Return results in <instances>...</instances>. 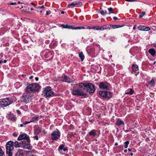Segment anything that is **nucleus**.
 <instances>
[{
    "instance_id": "obj_37",
    "label": "nucleus",
    "mask_w": 156,
    "mask_h": 156,
    "mask_svg": "<svg viewBox=\"0 0 156 156\" xmlns=\"http://www.w3.org/2000/svg\"><path fill=\"white\" fill-rule=\"evenodd\" d=\"M26 144V141L24 140H23V141L21 142L20 143V144L21 145H24Z\"/></svg>"
},
{
    "instance_id": "obj_40",
    "label": "nucleus",
    "mask_w": 156,
    "mask_h": 156,
    "mask_svg": "<svg viewBox=\"0 0 156 156\" xmlns=\"http://www.w3.org/2000/svg\"><path fill=\"white\" fill-rule=\"evenodd\" d=\"M97 30H104V28H103V27H102L100 28V29H96Z\"/></svg>"
},
{
    "instance_id": "obj_6",
    "label": "nucleus",
    "mask_w": 156,
    "mask_h": 156,
    "mask_svg": "<svg viewBox=\"0 0 156 156\" xmlns=\"http://www.w3.org/2000/svg\"><path fill=\"white\" fill-rule=\"evenodd\" d=\"M32 100L31 96L30 95H23L21 98L20 101L24 103L27 104L30 102Z\"/></svg>"
},
{
    "instance_id": "obj_7",
    "label": "nucleus",
    "mask_w": 156,
    "mask_h": 156,
    "mask_svg": "<svg viewBox=\"0 0 156 156\" xmlns=\"http://www.w3.org/2000/svg\"><path fill=\"white\" fill-rule=\"evenodd\" d=\"M72 93L73 95L80 96H85L87 94L79 89H74L72 90Z\"/></svg>"
},
{
    "instance_id": "obj_21",
    "label": "nucleus",
    "mask_w": 156,
    "mask_h": 156,
    "mask_svg": "<svg viewBox=\"0 0 156 156\" xmlns=\"http://www.w3.org/2000/svg\"><path fill=\"white\" fill-rule=\"evenodd\" d=\"M149 53L152 56L155 55V51L153 49H150L149 50Z\"/></svg>"
},
{
    "instance_id": "obj_29",
    "label": "nucleus",
    "mask_w": 156,
    "mask_h": 156,
    "mask_svg": "<svg viewBox=\"0 0 156 156\" xmlns=\"http://www.w3.org/2000/svg\"><path fill=\"white\" fill-rule=\"evenodd\" d=\"M125 145H124V147L125 148H127L128 147V145L129 144V142L128 141H126L124 143Z\"/></svg>"
},
{
    "instance_id": "obj_49",
    "label": "nucleus",
    "mask_w": 156,
    "mask_h": 156,
    "mask_svg": "<svg viewBox=\"0 0 156 156\" xmlns=\"http://www.w3.org/2000/svg\"><path fill=\"white\" fill-rule=\"evenodd\" d=\"M126 1L128 2H134L135 1L134 0H126Z\"/></svg>"
},
{
    "instance_id": "obj_11",
    "label": "nucleus",
    "mask_w": 156,
    "mask_h": 156,
    "mask_svg": "<svg viewBox=\"0 0 156 156\" xmlns=\"http://www.w3.org/2000/svg\"><path fill=\"white\" fill-rule=\"evenodd\" d=\"M61 80L63 82H67L70 83L73 82L72 79H71L68 76L63 75L61 77Z\"/></svg>"
},
{
    "instance_id": "obj_35",
    "label": "nucleus",
    "mask_w": 156,
    "mask_h": 156,
    "mask_svg": "<svg viewBox=\"0 0 156 156\" xmlns=\"http://www.w3.org/2000/svg\"><path fill=\"white\" fill-rule=\"evenodd\" d=\"M108 9L109 11V14H110L111 13H113L112 9V8H109Z\"/></svg>"
},
{
    "instance_id": "obj_56",
    "label": "nucleus",
    "mask_w": 156,
    "mask_h": 156,
    "mask_svg": "<svg viewBox=\"0 0 156 156\" xmlns=\"http://www.w3.org/2000/svg\"><path fill=\"white\" fill-rule=\"evenodd\" d=\"M127 152V150H126V149H125V150H124V152L125 153H126V152Z\"/></svg>"
},
{
    "instance_id": "obj_14",
    "label": "nucleus",
    "mask_w": 156,
    "mask_h": 156,
    "mask_svg": "<svg viewBox=\"0 0 156 156\" xmlns=\"http://www.w3.org/2000/svg\"><path fill=\"white\" fill-rule=\"evenodd\" d=\"M110 94V93L108 91H105L103 92L102 91H100L99 94L102 96L106 98L108 97V95Z\"/></svg>"
},
{
    "instance_id": "obj_16",
    "label": "nucleus",
    "mask_w": 156,
    "mask_h": 156,
    "mask_svg": "<svg viewBox=\"0 0 156 156\" xmlns=\"http://www.w3.org/2000/svg\"><path fill=\"white\" fill-rule=\"evenodd\" d=\"M116 125L118 126L124 125V123L120 119H118L116 122Z\"/></svg>"
},
{
    "instance_id": "obj_33",
    "label": "nucleus",
    "mask_w": 156,
    "mask_h": 156,
    "mask_svg": "<svg viewBox=\"0 0 156 156\" xmlns=\"http://www.w3.org/2000/svg\"><path fill=\"white\" fill-rule=\"evenodd\" d=\"M4 154V152L2 151L1 148L0 147V156H3Z\"/></svg>"
},
{
    "instance_id": "obj_15",
    "label": "nucleus",
    "mask_w": 156,
    "mask_h": 156,
    "mask_svg": "<svg viewBox=\"0 0 156 156\" xmlns=\"http://www.w3.org/2000/svg\"><path fill=\"white\" fill-rule=\"evenodd\" d=\"M96 131L93 129L88 133L89 135L92 137H94L96 135Z\"/></svg>"
},
{
    "instance_id": "obj_9",
    "label": "nucleus",
    "mask_w": 156,
    "mask_h": 156,
    "mask_svg": "<svg viewBox=\"0 0 156 156\" xmlns=\"http://www.w3.org/2000/svg\"><path fill=\"white\" fill-rule=\"evenodd\" d=\"M61 26L63 28H67V29H74V30H78V29H84L85 28L83 26H80L79 27H73L72 26L69 25H64V24H62L61 25Z\"/></svg>"
},
{
    "instance_id": "obj_25",
    "label": "nucleus",
    "mask_w": 156,
    "mask_h": 156,
    "mask_svg": "<svg viewBox=\"0 0 156 156\" xmlns=\"http://www.w3.org/2000/svg\"><path fill=\"white\" fill-rule=\"evenodd\" d=\"M134 92V90L131 89H130V91L129 92H127L125 93L126 94H133Z\"/></svg>"
},
{
    "instance_id": "obj_5",
    "label": "nucleus",
    "mask_w": 156,
    "mask_h": 156,
    "mask_svg": "<svg viewBox=\"0 0 156 156\" xmlns=\"http://www.w3.org/2000/svg\"><path fill=\"white\" fill-rule=\"evenodd\" d=\"M51 138L53 140H56L60 136V133L59 130L56 129V130L53 131L51 134Z\"/></svg>"
},
{
    "instance_id": "obj_18",
    "label": "nucleus",
    "mask_w": 156,
    "mask_h": 156,
    "mask_svg": "<svg viewBox=\"0 0 156 156\" xmlns=\"http://www.w3.org/2000/svg\"><path fill=\"white\" fill-rule=\"evenodd\" d=\"M41 127H37L35 129L34 133H35V134H38L39 133L41 132Z\"/></svg>"
},
{
    "instance_id": "obj_24",
    "label": "nucleus",
    "mask_w": 156,
    "mask_h": 156,
    "mask_svg": "<svg viewBox=\"0 0 156 156\" xmlns=\"http://www.w3.org/2000/svg\"><path fill=\"white\" fill-rule=\"evenodd\" d=\"M14 143L15 147H20V143H19L17 141H15Z\"/></svg>"
},
{
    "instance_id": "obj_22",
    "label": "nucleus",
    "mask_w": 156,
    "mask_h": 156,
    "mask_svg": "<svg viewBox=\"0 0 156 156\" xmlns=\"http://www.w3.org/2000/svg\"><path fill=\"white\" fill-rule=\"evenodd\" d=\"M79 56L80 58L81 59V60L82 61H83L84 58V56L83 54V53L82 52H81L79 54Z\"/></svg>"
},
{
    "instance_id": "obj_61",
    "label": "nucleus",
    "mask_w": 156,
    "mask_h": 156,
    "mask_svg": "<svg viewBox=\"0 0 156 156\" xmlns=\"http://www.w3.org/2000/svg\"><path fill=\"white\" fill-rule=\"evenodd\" d=\"M28 153H30H30H31V152H31V151H28Z\"/></svg>"
},
{
    "instance_id": "obj_1",
    "label": "nucleus",
    "mask_w": 156,
    "mask_h": 156,
    "mask_svg": "<svg viewBox=\"0 0 156 156\" xmlns=\"http://www.w3.org/2000/svg\"><path fill=\"white\" fill-rule=\"evenodd\" d=\"M40 88V86L38 83H33L27 86L26 88V91L28 93H30L34 91H37Z\"/></svg>"
},
{
    "instance_id": "obj_10",
    "label": "nucleus",
    "mask_w": 156,
    "mask_h": 156,
    "mask_svg": "<svg viewBox=\"0 0 156 156\" xmlns=\"http://www.w3.org/2000/svg\"><path fill=\"white\" fill-rule=\"evenodd\" d=\"M99 88L101 89L108 90V83L107 82H102L100 83Z\"/></svg>"
},
{
    "instance_id": "obj_55",
    "label": "nucleus",
    "mask_w": 156,
    "mask_h": 156,
    "mask_svg": "<svg viewBox=\"0 0 156 156\" xmlns=\"http://www.w3.org/2000/svg\"><path fill=\"white\" fill-rule=\"evenodd\" d=\"M7 62V60H5L3 61V62L4 63H5Z\"/></svg>"
},
{
    "instance_id": "obj_50",
    "label": "nucleus",
    "mask_w": 156,
    "mask_h": 156,
    "mask_svg": "<svg viewBox=\"0 0 156 156\" xmlns=\"http://www.w3.org/2000/svg\"><path fill=\"white\" fill-rule=\"evenodd\" d=\"M136 25H134L133 27V29L134 30H135L136 29Z\"/></svg>"
},
{
    "instance_id": "obj_2",
    "label": "nucleus",
    "mask_w": 156,
    "mask_h": 156,
    "mask_svg": "<svg viewBox=\"0 0 156 156\" xmlns=\"http://www.w3.org/2000/svg\"><path fill=\"white\" fill-rule=\"evenodd\" d=\"M14 142L12 141L8 142L6 144V153L8 156H12L13 154Z\"/></svg>"
},
{
    "instance_id": "obj_59",
    "label": "nucleus",
    "mask_w": 156,
    "mask_h": 156,
    "mask_svg": "<svg viewBox=\"0 0 156 156\" xmlns=\"http://www.w3.org/2000/svg\"><path fill=\"white\" fill-rule=\"evenodd\" d=\"M130 155H131V156H133V153H131V154H130Z\"/></svg>"
},
{
    "instance_id": "obj_31",
    "label": "nucleus",
    "mask_w": 156,
    "mask_h": 156,
    "mask_svg": "<svg viewBox=\"0 0 156 156\" xmlns=\"http://www.w3.org/2000/svg\"><path fill=\"white\" fill-rule=\"evenodd\" d=\"M144 31H148L150 30V28L149 27L144 26Z\"/></svg>"
},
{
    "instance_id": "obj_27",
    "label": "nucleus",
    "mask_w": 156,
    "mask_h": 156,
    "mask_svg": "<svg viewBox=\"0 0 156 156\" xmlns=\"http://www.w3.org/2000/svg\"><path fill=\"white\" fill-rule=\"evenodd\" d=\"M144 26L140 25L138 27V28L139 30H140L144 31Z\"/></svg>"
},
{
    "instance_id": "obj_13",
    "label": "nucleus",
    "mask_w": 156,
    "mask_h": 156,
    "mask_svg": "<svg viewBox=\"0 0 156 156\" xmlns=\"http://www.w3.org/2000/svg\"><path fill=\"white\" fill-rule=\"evenodd\" d=\"M3 100L5 105L4 106H5V107L9 105L13 102V101L8 98L5 99H3Z\"/></svg>"
},
{
    "instance_id": "obj_58",
    "label": "nucleus",
    "mask_w": 156,
    "mask_h": 156,
    "mask_svg": "<svg viewBox=\"0 0 156 156\" xmlns=\"http://www.w3.org/2000/svg\"><path fill=\"white\" fill-rule=\"evenodd\" d=\"M31 4H32L33 5H34L35 7L36 6V5L34 4V3H31Z\"/></svg>"
},
{
    "instance_id": "obj_36",
    "label": "nucleus",
    "mask_w": 156,
    "mask_h": 156,
    "mask_svg": "<svg viewBox=\"0 0 156 156\" xmlns=\"http://www.w3.org/2000/svg\"><path fill=\"white\" fill-rule=\"evenodd\" d=\"M110 27H112V28H118V25H110Z\"/></svg>"
},
{
    "instance_id": "obj_28",
    "label": "nucleus",
    "mask_w": 156,
    "mask_h": 156,
    "mask_svg": "<svg viewBox=\"0 0 156 156\" xmlns=\"http://www.w3.org/2000/svg\"><path fill=\"white\" fill-rule=\"evenodd\" d=\"M100 13L101 15L104 16L107 13V12L106 11L101 10L100 11Z\"/></svg>"
},
{
    "instance_id": "obj_3",
    "label": "nucleus",
    "mask_w": 156,
    "mask_h": 156,
    "mask_svg": "<svg viewBox=\"0 0 156 156\" xmlns=\"http://www.w3.org/2000/svg\"><path fill=\"white\" fill-rule=\"evenodd\" d=\"M54 92L51 90L50 87H48L44 88L42 95L46 98H49L54 94Z\"/></svg>"
},
{
    "instance_id": "obj_26",
    "label": "nucleus",
    "mask_w": 156,
    "mask_h": 156,
    "mask_svg": "<svg viewBox=\"0 0 156 156\" xmlns=\"http://www.w3.org/2000/svg\"><path fill=\"white\" fill-rule=\"evenodd\" d=\"M5 104L4 103V101L3 100V99L2 100H1L0 101V106L2 107H5V106H4Z\"/></svg>"
},
{
    "instance_id": "obj_41",
    "label": "nucleus",
    "mask_w": 156,
    "mask_h": 156,
    "mask_svg": "<svg viewBox=\"0 0 156 156\" xmlns=\"http://www.w3.org/2000/svg\"><path fill=\"white\" fill-rule=\"evenodd\" d=\"M33 138L34 139H36V140H38V136H35L33 137Z\"/></svg>"
},
{
    "instance_id": "obj_47",
    "label": "nucleus",
    "mask_w": 156,
    "mask_h": 156,
    "mask_svg": "<svg viewBox=\"0 0 156 156\" xmlns=\"http://www.w3.org/2000/svg\"><path fill=\"white\" fill-rule=\"evenodd\" d=\"M113 19L114 20H116L118 19V18L117 17L115 16H114L113 17Z\"/></svg>"
},
{
    "instance_id": "obj_53",
    "label": "nucleus",
    "mask_w": 156,
    "mask_h": 156,
    "mask_svg": "<svg viewBox=\"0 0 156 156\" xmlns=\"http://www.w3.org/2000/svg\"><path fill=\"white\" fill-rule=\"evenodd\" d=\"M35 79L36 81H38V77H36L35 78Z\"/></svg>"
},
{
    "instance_id": "obj_12",
    "label": "nucleus",
    "mask_w": 156,
    "mask_h": 156,
    "mask_svg": "<svg viewBox=\"0 0 156 156\" xmlns=\"http://www.w3.org/2000/svg\"><path fill=\"white\" fill-rule=\"evenodd\" d=\"M82 5V3L78 1H75L72 2L71 4H69L68 6V7L69 8L70 7V6H73L80 7Z\"/></svg>"
},
{
    "instance_id": "obj_23",
    "label": "nucleus",
    "mask_w": 156,
    "mask_h": 156,
    "mask_svg": "<svg viewBox=\"0 0 156 156\" xmlns=\"http://www.w3.org/2000/svg\"><path fill=\"white\" fill-rule=\"evenodd\" d=\"M87 83H79L78 84L80 88H85V84H86Z\"/></svg>"
},
{
    "instance_id": "obj_32",
    "label": "nucleus",
    "mask_w": 156,
    "mask_h": 156,
    "mask_svg": "<svg viewBox=\"0 0 156 156\" xmlns=\"http://www.w3.org/2000/svg\"><path fill=\"white\" fill-rule=\"evenodd\" d=\"M23 150H19L17 153V154L19 155H22L23 154Z\"/></svg>"
},
{
    "instance_id": "obj_48",
    "label": "nucleus",
    "mask_w": 156,
    "mask_h": 156,
    "mask_svg": "<svg viewBox=\"0 0 156 156\" xmlns=\"http://www.w3.org/2000/svg\"><path fill=\"white\" fill-rule=\"evenodd\" d=\"M37 8H40V9L44 8V6L43 5L42 6H40V7H37Z\"/></svg>"
},
{
    "instance_id": "obj_63",
    "label": "nucleus",
    "mask_w": 156,
    "mask_h": 156,
    "mask_svg": "<svg viewBox=\"0 0 156 156\" xmlns=\"http://www.w3.org/2000/svg\"><path fill=\"white\" fill-rule=\"evenodd\" d=\"M31 10H34V9H33L31 8Z\"/></svg>"
},
{
    "instance_id": "obj_19",
    "label": "nucleus",
    "mask_w": 156,
    "mask_h": 156,
    "mask_svg": "<svg viewBox=\"0 0 156 156\" xmlns=\"http://www.w3.org/2000/svg\"><path fill=\"white\" fill-rule=\"evenodd\" d=\"M132 71L133 72H136L138 70V66L136 65H133L132 67Z\"/></svg>"
},
{
    "instance_id": "obj_51",
    "label": "nucleus",
    "mask_w": 156,
    "mask_h": 156,
    "mask_svg": "<svg viewBox=\"0 0 156 156\" xmlns=\"http://www.w3.org/2000/svg\"><path fill=\"white\" fill-rule=\"evenodd\" d=\"M64 151H66L67 150L66 148H63V149H62Z\"/></svg>"
},
{
    "instance_id": "obj_45",
    "label": "nucleus",
    "mask_w": 156,
    "mask_h": 156,
    "mask_svg": "<svg viewBox=\"0 0 156 156\" xmlns=\"http://www.w3.org/2000/svg\"><path fill=\"white\" fill-rule=\"evenodd\" d=\"M16 4V2H11L10 4V5H13Z\"/></svg>"
},
{
    "instance_id": "obj_44",
    "label": "nucleus",
    "mask_w": 156,
    "mask_h": 156,
    "mask_svg": "<svg viewBox=\"0 0 156 156\" xmlns=\"http://www.w3.org/2000/svg\"><path fill=\"white\" fill-rule=\"evenodd\" d=\"M16 111L17 112V113L19 115H20L21 114V112H20V111L19 110H16Z\"/></svg>"
},
{
    "instance_id": "obj_34",
    "label": "nucleus",
    "mask_w": 156,
    "mask_h": 156,
    "mask_svg": "<svg viewBox=\"0 0 156 156\" xmlns=\"http://www.w3.org/2000/svg\"><path fill=\"white\" fill-rule=\"evenodd\" d=\"M145 14L146 12H143L141 13V14L139 15V16L140 18H141L143 16L145 15Z\"/></svg>"
},
{
    "instance_id": "obj_43",
    "label": "nucleus",
    "mask_w": 156,
    "mask_h": 156,
    "mask_svg": "<svg viewBox=\"0 0 156 156\" xmlns=\"http://www.w3.org/2000/svg\"><path fill=\"white\" fill-rule=\"evenodd\" d=\"M13 135L15 137H16L17 136V134L16 133H14Z\"/></svg>"
},
{
    "instance_id": "obj_4",
    "label": "nucleus",
    "mask_w": 156,
    "mask_h": 156,
    "mask_svg": "<svg viewBox=\"0 0 156 156\" xmlns=\"http://www.w3.org/2000/svg\"><path fill=\"white\" fill-rule=\"evenodd\" d=\"M86 87L84 89H86L87 91L90 94L93 93L95 90V86L94 84L91 83H87L85 84Z\"/></svg>"
},
{
    "instance_id": "obj_64",
    "label": "nucleus",
    "mask_w": 156,
    "mask_h": 156,
    "mask_svg": "<svg viewBox=\"0 0 156 156\" xmlns=\"http://www.w3.org/2000/svg\"><path fill=\"white\" fill-rule=\"evenodd\" d=\"M30 156H34L33 155H31V154L30 155Z\"/></svg>"
},
{
    "instance_id": "obj_39",
    "label": "nucleus",
    "mask_w": 156,
    "mask_h": 156,
    "mask_svg": "<svg viewBox=\"0 0 156 156\" xmlns=\"http://www.w3.org/2000/svg\"><path fill=\"white\" fill-rule=\"evenodd\" d=\"M30 123V122H27V121H25L23 123V124L24 125H26L28 123Z\"/></svg>"
},
{
    "instance_id": "obj_57",
    "label": "nucleus",
    "mask_w": 156,
    "mask_h": 156,
    "mask_svg": "<svg viewBox=\"0 0 156 156\" xmlns=\"http://www.w3.org/2000/svg\"><path fill=\"white\" fill-rule=\"evenodd\" d=\"M61 13L62 14H63L64 13V12L63 11H62L61 12Z\"/></svg>"
},
{
    "instance_id": "obj_54",
    "label": "nucleus",
    "mask_w": 156,
    "mask_h": 156,
    "mask_svg": "<svg viewBox=\"0 0 156 156\" xmlns=\"http://www.w3.org/2000/svg\"><path fill=\"white\" fill-rule=\"evenodd\" d=\"M23 125H24V124H23H23H20V126L21 127H23Z\"/></svg>"
},
{
    "instance_id": "obj_62",
    "label": "nucleus",
    "mask_w": 156,
    "mask_h": 156,
    "mask_svg": "<svg viewBox=\"0 0 156 156\" xmlns=\"http://www.w3.org/2000/svg\"><path fill=\"white\" fill-rule=\"evenodd\" d=\"M2 62V61L0 60V63H1Z\"/></svg>"
},
{
    "instance_id": "obj_42",
    "label": "nucleus",
    "mask_w": 156,
    "mask_h": 156,
    "mask_svg": "<svg viewBox=\"0 0 156 156\" xmlns=\"http://www.w3.org/2000/svg\"><path fill=\"white\" fill-rule=\"evenodd\" d=\"M154 80H151V83L152 84V85L154 83Z\"/></svg>"
},
{
    "instance_id": "obj_20",
    "label": "nucleus",
    "mask_w": 156,
    "mask_h": 156,
    "mask_svg": "<svg viewBox=\"0 0 156 156\" xmlns=\"http://www.w3.org/2000/svg\"><path fill=\"white\" fill-rule=\"evenodd\" d=\"M39 119V116H35L33 117L31 120H30V122H36L38 121Z\"/></svg>"
},
{
    "instance_id": "obj_17",
    "label": "nucleus",
    "mask_w": 156,
    "mask_h": 156,
    "mask_svg": "<svg viewBox=\"0 0 156 156\" xmlns=\"http://www.w3.org/2000/svg\"><path fill=\"white\" fill-rule=\"evenodd\" d=\"M24 149H27L28 150H31L32 147L29 144H25L22 147Z\"/></svg>"
},
{
    "instance_id": "obj_8",
    "label": "nucleus",
    "mask_w": 156,
    "mask_h": 156,
    "mask_svg": "<svg viewBox=\"0 0 156 156\" xmlns=\"http://www.w3.org/2000/svg\"><path fill=\"white\" fill-rule=\"evenodd\" d=\"M23 139L26 140L28 143L30 142L29 136L24 133L20 134L17 139L18 140H21Z\"/></svg>"
},
{
    "instance_id": "obj_38",
    "label": "nucleus",
    "mask_w": 156,
    "mask_h": 156,
    "mask_svg": "<svg viewBox=\"0 0 156 156\" xmlns=\"http://www.w3.org/2000/svg\"><path fill=\"white\" fill-rule=\"evenodd\" d=\"M64 147V145H60L59 147V148L61 150H62L63 149V147Z\"/></svg>"
},
{
    "instance_id": "obj_60",
    "label": "nucleus",
    "mask_w": 156,
    "mask_h": 156,
    "mask_svg": "<svg viewBox=\"0 0 156 156\" xmlns=\"http://www.w3.org/2000/svg\"><path fill=\"white\" fill-rule=\"evenodd\" d=\"M128 150L129 151H131V149H128Z\"/></svg>"
},
{
    "instance_id": "obj_30",
    "label": "nucleus",
    "mask_w": 156,
    "mask_h": 156,
    "mask_svg": "<svg viewBox=\"0 0 156 156\" xmlns=\"http://www.w3.org/2000/svg\"><path fill=\"white\" fill-rule=\"evenodd\" d=\"M103 28H104V30L106 29H110V27H109V26L108 25H104L103 26Z\"/></svg>"
},
{
    "instance_id": "obj_52",
    "label": "nucleus",
    "mask_w": 156,
    "mask_h": 156,
    "mask_svg": "<svg viewBox=\"0 0 156 156\" xmlns=\"http://www.w3.org/2000/svg\"><path fill=\"white\" fill-rule=\"evenodd\" d=\"M33 76H30L29 77V79H32V78H33Z\"/></svg>"
},
{
    "instance_id": "obj_46",
    "label": "nucleus",
    "mask_w": 156,
    "mask_h": 156,
    "mask_svg": "<svg viewBox=\"0 0 156 156\" xmlns=\"http://www.w3.org/2000/svg\"><path fill=\"white\" fill-rule=\"evenodd\" d=\"M51 13L50 11H47L46 12V15H48Z\"/></svg>"
}]
</instances>
